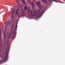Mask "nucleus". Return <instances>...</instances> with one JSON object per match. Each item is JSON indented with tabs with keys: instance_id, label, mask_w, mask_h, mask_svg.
<instances>
[{
	"instance_id": "nucleus-9",
	"label": "nucleus",
	"mask_w": 65,
	"mask_h": 65,
	"mask_svg": "<svg viewBox=\"0 0 65 65\" xmlns=\"http://www.w3.org/2000/svg\"><path fill=\"white\" fill-rule=\"evenodd\" d=\"M9 21H8L7 22V23L6 24L5 23V26H7V25H9Z\"/></svg>"
},
{
	"instance_id": "nucleus-7",
	"label": "nucleus",
	"mask_w": 65,
	"mask_h": 65,
	"mask_svg": "<svg viewBox=\"0 0 65 65\" xmlns=\"http://www.w3.org/2000/svg\"><path fill=\"white\" fill-rule=\"evenodd\" d=\"M36 4H37L38 6L39 7H40V8H41V6L40 5V1H39L38 2H37Z\"/></svg>"
},
{
	"instance_id": "nucleus-10",
	"label": "nucleus",
	"mask_w": 65,
	"mask_h": 65,
	"mask_svg": "<svg viewBox=\"0 0 65 65\" xmlns=\"http://www.w3.org/2000/svg\"><path fill=\"white\" fill-rule=\"evenodd\" d=\"M28 6H26V7L24 6V9L25 10H26L27 9V8Z\"/></svg>"
},
{
	"instance_id": "nucleus-17",
	"label": "nucleus",
	"mask_w": 65,
	"mask_h": 65,
	"mask_svg": "<svg viewBox=\"0 0 65 65\" xmlns=\"http://www.w3.org/2000/svg\"><path fill=\"white\" fill-rule=\"evenodd\" d=\"M27 11H28V12H29L30 11V9H27Z\"/></svg>"
},
{
	"instance_id": "nucleus-23",
	"label": "nucleus",
	"mask_w": 65,
	"mask_h": 65,
	"mask_svg": "<svg viewBox=\"0 0 65 65\" xmlns=\"http://www.w3.org/2000/svg\"><path fill=\"white\" fill-rule=\"evenodd\" d=\"M21 1V0H20V1Z\"/></svg>"
},
{
	"instance_id": "nucleus-13",
	"label": "nucleus",
	"mask_w": 65,
	"mask_h": 65,
	"mask_svg": "<svg viewBox=\"0 0 65 65\" xmlns=\"http://www.w3.org/2000/svg\"><path fill=\"white\" fill-rule=\"evenodd\" d=\"M46 0H42V2H44V3H46Z\"/></svg>"
},
{
	"instance_id": "nucleus-21",
	"label": "nucleus",
	"mask_w": 65,
	"mask_h": 65,
	"mask_svg": "<svg viewBox=\"0 0 65 65\" xmlns=\"http://www.w3.org/2000/svg\"><path fill=\"white\" fill-rule=\"evenodd\" d=\"M8 34H7V35H8Z\"/></svg>"
},
{
	"instance_id": "nucleus-20",
	"label": "nucleus",
	"mask_w": 65,
	"mask_h": 65,
	"mask_svg": "<svg viewBox=\"0 0 65 65\" xmlns=\"http://www.w3.org/2000/svg\"><path fill=\"white\" fill-rule=\"evenodd\" d=\"M14 34H15V33H14Z\"/></svg>"
},
{
	"instance_id": "nucleus-12",
	"label": "nucleus",
	"mask_w": 65,
	"mask_h": 65,
	"mask_svg": "<svg viewBox=\"0 0 65 65\" xmlns=\"http://www.w3.org/2000/svg\"><path fill=\"white\" fill-rule=\"evenodd\" d=\"M5 34L6 33L5 32H4V38L5 39Z\"/></svg>"
},
{
	"instance_id": "nucleus-5",
	"label": "nucleus",
	"mask_w": 65,
	"mask_h": 65,
	"mask_svg": "<svg viewBox=\"0 0 65 65\" xmlns=\"http://www.w3.org/2000/svg\"><path fill=\"white\" fill-rule=\"evenodd\" d=\"M2 35L1 30V28H0V45H2V41L1 39Z\"/></svg>"
},
{
	"instance_id": "nucleus-15",
	"label": "nucleus",
	"mask_w": 65,
	"mask_h": 65,
	"mask_svg": "<svg viewBox=\"0 0 65 65\" xmlns=\"http://www.w3.org/2000/svg\"><path fill=\"white\" fill-rule=\"evenodd\" d=\"M14 26V23H13V24H12V28H11V29H12V28H13Z\"/></svg>"
},
{
	"instance_id": "nucleus-16",
	"label": "nucleus",
	"mask_w": 65,
	"mask_h": 65,
	"mask_svg": "<svg viewBox=\"0 0 65 65\" xmlns=\"http://www.w3.org/2000/svg\"><path fill=\"white\" fill-rule=\"evenodd\" d=\"M17 24H18L17 23H16V26H15V28H17Z\"/></svg>"
},
{
	"instance_id": "nucleus-18",
	"label": "nucleus",
	"mask_w": 65,
	"mask_h": 65,
	"mask_svg": "<svg viewBox=\"0 0 65 65\" xmlns=\"http://www.w3.org/2000/svg\"><path fill=\"white\" fill-rule=\"evenodd\" d=\"M12 23V21H11V22H10V23H9V24H10V25H11Z\"/></svg>"
},
{
	"instance_id": "nucleus-1",
	"label": "nucleus",
	"mask_w": 65,
	"mask_h": 65,
	"mask_svg": "<svg viewBox=\"0 0 65 65\" xmlns=\"http://www.w3.org/2000/svg\"><path fill=\"white\" fill-rule=\"evenodd\" d=\"M10 33L9 35L8 36V38L7 39V42L6 44H5V45H7V48H6V56L3 59V60L2 61L3 62H5L8 59V54L10 48V45L9 44H8V42L9 39L10 38L13 39L14 37V35L13 37H12L10 35Z\"/></svg>"
},
{
	"instance_id": "nucleus-22",
	"label": "nucleus",
	"mask_w": 65,
	"mask_h": 65,
	"mask_svg": "<svg viewBox=\"0 0 65 65\" xmlns=\"http://www.w3.org/2000/svg\"><path fill=\"white\" fill-rule=\"evenodd\" d=\"M1 63V62L0 61V63Z\"/></svg>"
},
{
	"instance_id": "nucleus-4",
	"label": "nucleus",
	"mask_w": 65,
	"mask_h": 65,
	"mask_svg": "<svg viewBox=\"0 0 65 65\" xmlns=\"http://www.w3.org/2000/svg\"><path fill=\"white\" fill-rule=\"evenodd\" d=\"M14 9H12L11 11V18H12V21L14 22V21H13V20L14 18Z\"/></svg>"
},
{
	"instance_id": "nucleus-8",
	"label": "nucleus",
	"mask_w": 65,
	"mask_h": 65,
	"mask_svg": "<svg viewBox=\"0 0 65 65\" xmlns=\"http://www.w3.org/2000/svg\"><path fill=\"white\" fill-rule=\"evenodd\" d=\"M21 2L22 3L23 2L24 5H26V3L25 2V1L24 0H22Z\"/></svg>"
},
{
	"instance_id": "nucleus-19",
	"label": "nucleus",
	"mask_w": 65,
	"mask_h": 65,
	"mask_svg": "<svg viewBox=\"0 0 65 65\" xmlns=\"http://www.w3.org/2000/svg\"><path fill=\"white\" fill-rule=\"evenodd\" d=\"M25 15H22V16H25Z\"/></svg>"
},
{
	"instance_id": "nucleus-2",
	"label": "nucleus",
	"mask_w": 65,
	"mask_h": 65,
	"mask_svg": "<svg viewBox=\"0 0 65 65\" xmlns=\"http://www.w3.org/2000/svg\"><path fill=\"white\" fill-rule=\"evenodd\" d=\"M45 10V9H43L41 11V10H37L38 12L37 13V12L35 10H34L33 11V12L35 13L34 14L32 12V11H30V15L32 16H35L37 17H40L42 16ZM40 11L41 12H40Z\"/></svg>"
},
{
	"instance_id": "nucleus-11",
	"label": "nucleus",
	"mask_w": 65,
	"mask_h": 65,
	"mask_svg": "<svg viewBox=\"0 0 65 65\" xmlns=\"http://www.w3.org/2000/svg\"><path fill=\"white\" fill-rule=\"evenodd\" d=\"M48 1L50 2H51L53 1L55 2V1L54 0H48Z\"/></svg>"
},
{
	"instance_id": "nucleus-3",
	"label": "nucleus",
	"mask_w": 65,
	"mask_h": 65,
	"mask_svg": "<svg viewBox=\"0 0 65 65\" xmlns=\"http://www.w3.org/2000/svg\"><path fill=\"white\" fill-rule=\"evenodd\" d=\"M19 0H17V3H18V6H17V10H16V15H18L19 13L21 12L20 10L19 9V8H20L22 5L20 2V1H19Z\"/></svg>"
},
{
	"instance_id": "nucleus-14",
	"label": "nucleus",
	"mask_w": 65,
	"mask_h": 65,
	"mask_svg": "<svg viewBox=\"0 0 65 65\" xmlns=\"http://www.w3.org/2000/svg\"><path fill=\"white\" fill-rule=\"evenodd\" d=\"M21 12L22 13H23L24 12L23 9H21Z\"/></svg>"
},
{
	"instance_id": "nucleus-6",
	"label": "nucleus",
	"mask_w": 65,
	"mask_h": 65,
	"mask_svg": "<svg viewBox=\"0 0 65 65\" xmlns=\"http://www.w3.org/2000/svg\"><path fill=\"white\" fill-rule=\"evenodd\" d=\"M28 2H29L30 4L32 6V8L33 9H34V7L35 6V5L34 3H33L32 2L30 1V0H27Z\"/></svg>"
}]
</instances>
